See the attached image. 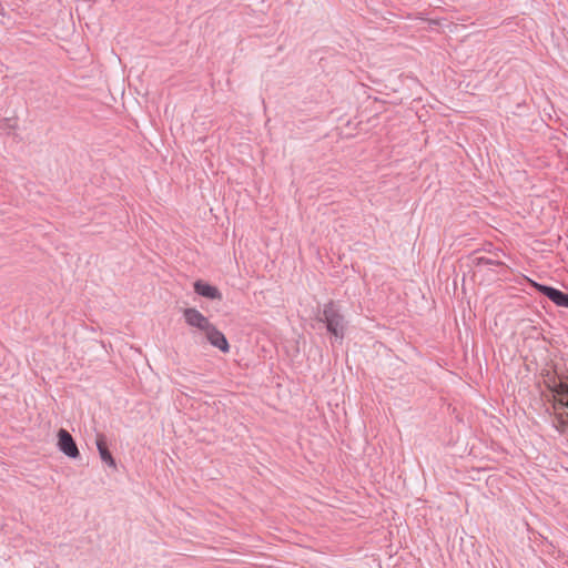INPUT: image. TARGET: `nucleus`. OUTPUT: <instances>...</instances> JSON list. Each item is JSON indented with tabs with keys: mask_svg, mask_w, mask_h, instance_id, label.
I'll return each mask as SVG.
<instances>
[{
	"mask_svg": "<svg viewBox=\"0 0 568 568\" xmlns=\"http://www.w3.org/2000/svg\"><path fill=\"white\" fill-rule=\"evenodd\" d=\"M316 320L325 325L327 333L335 341L342 342L344 339L348 322L336 302L329 301L324 304Z\"/></svg>",
	"mask_w": 568,
	"mask_h": 568,
	"instance_id": "obj_1",
	"label": "nucleus"
},
{
	"mask_svg": "<svg viewBox=\"0 0 568 568\" xmlns=\"http://www.w3.org/2000/svg\"><path fill=\"white\" fill-rule=\"evenodd\" d=\"M183 317L189 326L195 327L203 333H205L213 325V323H211L206 316H204L199 310L194 307L184 308Z\"/></svg>",
	"mask_w": 568,
	"mask_h": 568,
	"instance_id": "obj_2",
	"label": "nucleus"
},
{
	"mask_svg": "<svg viewBox=\"0 0 568 568\" xmlns=\"http://www.w3.org/2000/svg\"><path fill=\"white\" fill-rule=\"evenodd\" d=\"M537 292L549 298L552 303L560 307H568V293H565L554 286L546 284H534Z\"/></svg>",
	"mask_w": 568,
	"mask_h": 568,
	"instance_id": "obj_3",
	"label": "nucleus"
},
{
	"mask_svg": "<svg viewBox=\"0 0 568 568\" xmlns=\"http://www.w3.org/2000/svg\"><path fill=\"white\" fill-rule=\"evenodd\" d=\"M58 447L65 456L70 458H78L80 456L75 440L64 428H60L58 432Z\"/></svg>",
	"mask_w": 568,
	"mask_h": 568,
	"instance_id": "obj_4",
	"label": "nucleus"
},
{
	"mask_svg": "<svg viewBox=\"0 0 568 568\" xmlns=\"http://www.w3.org/2000/svg\"><path fill=\"white\" fill-rule=\"evenodd\" d=\"M206 341L223 353H229L230 344L225 335L213 324L205 333Z\"/></svg>",
	"mask_w": 568,
	"mask_h": 568,
	"instance_id": "obj_5",
	"label": "nucleus"
},
{
	"mask_svg": "<svg viewBox=\"0 0 568 568\" xmlns=\"http://www.w3.org/2000/svg\"><path fill=\"white\" fill-rule=\"evenodd\" d=\"M193 287H194V292L202 296V297H205L207 300H219L221 301L222 300V293L220 292V290L214 286V285H211L202 280H197L194 282L193 284Z\"/></svg>",
	"mask_w": 568,
	"mask_h": 568,
	"instance_id": "obj_6",
	"label": "nucleus"
},
{
	"mask_svg": "<svg viewBox=\"0 0 568 568\" xmlns=\"http://www.w3.org/2000/svg\"><path fill=\"white\" fill-rule=\"evenodd\" d=\"M97 448L100 455V458L103 463H105L109 467H116L115 459L113 458L111 452L108 447L106 437L103 434L97 435Z\"/></svg>",
	"mask_w": 568,
	"mask_h": 568,
	"instance_id": "obj_7",
	"label": "nucleus"
},
{
	"mask_svg": "<svg viewBox=\"0 0 568 568\" xmlns=\"http://www.w3.org/2000/svg\"><path fill=\"white\" fill-rule=\"evenodd\" d=\"M471 263L475 266H481V265H495V266H501L503 262L495 261L485 256H474L471 258Z\"/></svg>",
	"mask_w": 568,
	"mask_h": 568,
	"instance_id": "obj_8",
	"label": "nucleus"
},
{
	"mask_svg": "<svg viewBox=\"0 0 568 568\" xmlns=\"http://www.w3.org/2000/svg\"><path fill=\"white\" fill-rule=\"evenodd\" d=\"M564 407L568 408V400L561 404Z\"/></svg>",
	"mask_w": 568,
	"mask_h": 568,
	"instance_id": "obj_9",
	"label": "nucleus"
}]
</instances>
